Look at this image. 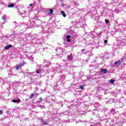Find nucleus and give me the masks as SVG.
I'll use <instances>...</instances> for the list:
<instances>
[{
	"label": "nucleus",
	"instance_id": "1",
	"mask_svg": "<svg viewBox=\"0 0 126 126\" xmlns=\"http://www.w3.org/2000/svg\"><path fill=\"white\" fill-rule=\"evenodd\" d=\"M22 66V63H21L20 64H17V65L16 66V68L17 70H18L20 67Z\"/></svg>",
	"mask_w": 126,
	"mask_h": 126
},
{
	"label": "nucleus",
	"instance_id": "2",
	"mask_svg": "<svg viewBox=\"0 0 126 126\" xmlns=\"http://www.w3.org/2000/svg\"><path fill=\"white\" fill-rule=\"evenodd\" d=\"M101 72H103V73H104V74H106V73H107V72H108V70H107V69H106L105 68H101Z\"/></svg>",
	"mask_w": 126,
	"mask_h": 126
},
{
	"label": "nucleus",
	"instance_id": "3",
	"mask_svg": "<svg viewBox=\"0 0 126 126\" xmlns=\"http://www.w3.org/2000/svg\"><path fill=\"white\" fill-rule=\"evenodd\" d=\"M11 47H12V45L11 44H10L9 45L5 46L4 49H5V50H8V49H9V48H11Z\"/></svg>",
	"mask_w": 126,
	"mask_h": 126
},
{
	"label": "nucleus",
	"instance_id": "4",
	"mask_svg": "<svg viewBox=\"0 0 126 126\" xmlns=\"http://www.w3.org/2000/svg\"><path fill=\"white\" fill-rule=\"evenodd\" d=\"M122 64V61L119 60L118 62H116L114 64H118V65H121Z\"/></svg>",
	"mask_w": 126,
	"mask_h": 126
},
{
	"label": "nucleus",
	"instance_id": "5",
	"mask_svg": "<svg viewBox=\"0 0 126 126\" xmlns=\"http://www.w3.org/2000/svg\"><path fill=\"white\" fill-rule=\"evenodd\" d=\"M67 42H70V35H68L66 36Z\"/></svg>",
	"mask_w": 126,
	"mask_h": 126
},
{
	"label": "nucleus",
	"instance_id": "6",
	"mask_svg": "<svg viewBox=\"0 0 126 126\" xmlns=\"http://www.w3.org/2000/svg\"><path fill=\"white\" fill-rule=\"evenodd\" d=\"M12 102H13V103H18V102H20V99H14L12 101Z\"/></svg>",
	"mask_w": 126,
	"mask_h": 126
},
{
	"label": "nucleus",
	"instance_id": "7",
	"mask_svg": "<svg viewBox=\"0 0 126 126\" xmlns=\"http://www.w3.org/2000/svg\"><path fill=\"white\" fill-rule=\"evenodd\" d=\"M61 14L63 15V17H66V14H65V13L64 12V11H61Z\"/></svg>",
	"mask_w": 126,
	"mask_h": 126
},
{
	"label": "nucleus",
	"instance_id": "8",
	"mask_svg": "<svg viewBox=\"0 0 126 126\" xmlns=\"http://www.w3.org/2000/svg\"><path fill=\"white\" fill-rule=\"evenodd\" d=\"M14 6V4L13 3H11V4L8 5V7H13Z\"/></svg>",
	"mask_w": 126,
	"mask_h": 126
},
{
	"label": "nucleus",
	"instance_id": "9",
	"mask_svg": "<svg viewBox=\"0 0 126 126\" xmlns=\"http://www.w3.org/2000/svg\"><path fill=\"white\" fill-rule=\"evenodd\" d=\"M42 125H43V126H48V125H49V123H48V122H43Z\"/></svg>",
	"mask_w": 126,
	"mask_h": 126
},
{
	"label": "nucleus",
	"instance_id": "10",
	"mask_svg": "<svg viewBox=\"0 0 126 126\" xmlns=\"http://www.w3.org/2000/svg\"><path fill=\"white\" fill-rule=\"evenodd\" d=\"M109 82L111 84H114V82H115V81H114V80H110L109 81Z\"/></svg>",
	"mask_w": 126,
	"mask_h": 126
},
{
	"label": "nucleus",
	"instance_id": "11",
	"mask_svg": "<svg viewBox=\"0 0 126 126\" xmlns=\"http://www.w3.org/2000/svg\"><path fill=\"white\" fill-rule=\"evenodd\" d=\"M53 11L52 9H50L49 10V14H52V13H53Z\"/></svg>",
	"mask_w": 126,
	"mask_h": 126
},
{
	"label": "nucleus",
	"instance_id": "12",
	"mask_svg": "<svg viewBox=\"0 0 126 126\" xmlns=\"http://www.w3.org/2000/svg\"><path fill=\"white\" fill-rule=\"evenodd\" d=\"M36 72L37 74H39L40 73V70H36Z\"/></svg>",
	"mask_w": 126,
	"mask_h": 126
},
{
	"label": "nucleus",
	"instance_id": "13",
	"mask_svg": "<svg viewBox=\"0 0 126 126\" xmlns=\"http://www.w3.org/2000/svg\"><path fill=\"white\" fill-rule=\"evenodd\" d=\"M33 96H34V94H32L30 97V99H32V98H33Z\"/></svg>",
	"mask_w": 126,
	"mask_h": 126
},
{
	"label": "nucleus",
	"instance_id": "14",
	"mask_svg": "<svg viewBox=\"0 0 126 126\" xmlns=\"http://www.w3.org/2000/svg\"><path fill=\"white\" fill-rule=\"evenodd\" d=\"M105 23H106V24H108L109 23V20L106 19L105 20Z\"/></svg>",
	"mask_w": 126,
	"mask_h": 126
},
{
	"label": "nucleus",
	"instance_id": "15",
	"mask_svg": "<svg viewBox=\"0 0 126 126\" xmlns=\"http://www.w3.org/2000/svg\"><path fill=\"white\" fill-rule=\"evenodd\" d=\"M104 44H107V43H108V40H105L104 41Z\"/></svg>",
	"mask_w": 126,
	"mask_h": 126
},
{
	"label": "nucleus",
	"instance_id": "16",
	"mask_svg": "<svg viewBox=\"0 0 126 126\" xmlns=\"http://www.w3.org/2000/svg\"><path fill=\"white\" fill-rule=\"evenodd\" d=\"M80 88H81L82 90H83V87L82 86H80Z\"/></svg>",
	"mask_w": 126,
	"mask_h": 126
},
{
	"label": "nucleus",
	"instance_id": "17",
	"mask_svg": "<svg viewBox=\"0 0 126 126\" xmlns=\"http://www.w3.org/2000/svg\"><path fill=\"white\" fill-rule=\"evenodd\" d=\"M40 121H41V122L42 123H44V119H40Z\"/></svg>",
	"mask_w": 126,
	"mask_h": 126
},
{
	"label": "nucleus",
	"instance_id": "18",
	"mask_svg": "<svg viewBox=\"0 0 126 126\" xmlns=\"http://www.w3.org/2000/svg\"><path fill=\"white\" fill-rule=\"evenodd\" d=\"M2 19H3V20H5V17H2Z\"/></svg>",
	"mask_w": 126,
	"mask_h": 126
},
{
	"label": "nucleus",
	"instance_id": "19",
	"mask_svg": "<svg viewBox=\"0 0 126 126\" xmlns=\"http://www.w3.org/2000/svg\"><path fill=\"white\" fill-rule=\"evenodd\" d=\"M45 107L44 105H40V108H44Z\"/></svg>",
	"mask_w": 126,
	"mask_h": 126
},
{
	"label": "nucleus",
	"instance_id": "20",
	"mask_svg": "<svg viewBox=\"0 0 126 126\" xmlns=\"http://www.w3.org/2000/svg\"><path fill=\"white\" fill-rule=\"evenodd\" d=\"M32 5H33V4L31 3V4H30L29 6H32Z\"/></svg>",
	"mask_w": 126,
	"mask_h": 126
},
{
	"label": "nucleus",
	"instance_id": "21",
	"mask_svg": "<svg viewBox=\"0 0 126 126\" xmlns=\"http://www.w3.org/2000/svg\"><path fill=\"white\" fill-rule=\"evenodd\" d=\"M14 34L15 35H17V32H14Z\"/></svg>",
	"mask_w": 126,
	"mask_h": 126
},
{
	"label": "nucleus",
	"instance_id": "22",
	"mask_svg": "<svg viewBox=\"0 0 126 126\" xmlns=\"http://www.w3.org/2000/svg\"><path fill=\"white\" fill-rule=\"evenodd\" d=\"M39 100H40V101H41H41H42V97H40V98H39Z\"/></svg>",
	"mask_w": 126,
	"mask_h": 126
},
{
	"label": "nucleus",
	"instance_id": "23",
	"mask_svg": "<svg viewBox=\"0 0 126 126\" xmlns=\"http://www.w3.org/2000/svg\"><path fill=\"white\" fill-rule=\"evenodd\" d=\"M0 114H2V111L0 110Z\"/></svg>",
	"mask_w": 126,
	"mask_h": 126
},
{
	"label": "nucleus",
	"instance_id": "24",
	"mask_svg": "<svg viewBox=\"0 0 126 126\" xmlns=\"http://www.w3.org/2000/svg\"><path fill=\"white\" fill-rule=\"evenodd\" d=\"M81 52H84V49H82V50H81Z\"/></svg>",
	"mask_w": 126,
	"mask_h": 126
},
{
	"label": "nucleus",
	"instance_id": "25",
	"mask_svg": "<svg viewBox=\"0 0 126 126\" xmlns=\"http://www.w3.org/2000/svg\"><path fill=\"white\" fill-rule=\"evenodd\" d=\"M71 60H72V58H71Z\"/></svg>",
	"mask_w": 126,
	"mask_h": 126
}]
</instances>
